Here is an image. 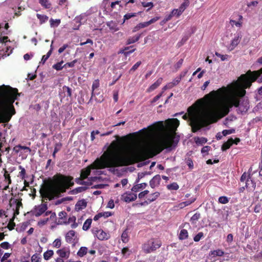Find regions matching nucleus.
Wrapping results in <instances>:
<instances>
[{
  "label": "nucleus",
  "mask_w": 262,
  "mask_h": 262,
  "mask_svg": "<svg viewBox=\"0 0 262 262\" xmlns=\"http://www.w3.org/2000/svg\"><path fill=\"white\" fill-rule=\"evenodd\" d=\"M117 142L113 141L107 151L92 165L93 168L118 167L128 166L143 160L140 152L134 150L120 151L117 149Z\"/></svg>",
  "instance_id": "obj_1"
},
{
  "label": "nucleus",
  "mask_w": 262,
  "mask_h": 262,
  "mask_svg": "<svg viewBox=\"0 0 262 262\" xmlns=\"http://www.w3.org/2000/svg\"><path fill=\"white\" fill-rule=\"evenodd\" d=\"M19 96L16 88L4 84L0 86V123L9 122L15 115L13 103Z\"/></svg>",
  "instance_id": "obj_2"
},
{
  "label": "nucleus",
  "mask_w": 262,
  "mask_h": 262,
  "mask_svg": "<svg viewBox=\"0 0 262 262\" xmlns=\"http://www.w3.org/2000/svg\"><path fill=\"white\" fill-rule=\"evenodd\" d=\"M73 177L57 173L54 176L52 183L46 184L40 190L43 199L53 200L59 197L61 193H64L74 184Z\"/></svg>",
  "instance_id": "obj_3"
},
{
  "label": "nucleus",
  "mask_w": 262,
  "mask_h": 262,
  "mask_svg": "<svg viewBox=\"0 0 262 262\" xmlns=\"http://www.w3.org/2000/svg\"><path fill=\"white\" fill-rule=\"evenodd\" d=\"M219 117L217 110L215 105H211L202 111L198 115L190 119V125L193 133H196L203 127L216 122Z\"/></svg>",
  "instance_id": "obj_4"
},
{
  "label": "nucleus",
  "mask_w": 262,
  "mask_h": 262,
  "mask_svg": "<svg viewBox=\"0 0 262 262\" xmlns=\"http://www.w3.org/2000/svg\"><path fill=\"white\" fill-rule=\"evenodd\" d=\"M166 123L172 133L164 135L154 145L156 154L160 153L164 149H171L175 147L178 142L179 140L176 139L175 132L180 125L179 120L177 118L169 119L166 121Z\"/></svg>",
  "instance_id": "obj_5"
},
{
  "label": "nucleus",
  "mask_w": 262,
  "mask_h": 262,
  "mask_svg": "<svg viewBox=\"0 0 262 262\" xmlns=\"http://www.w3.org/2000/svg\"><path fill=\"white\" fill-rule=\"evenodd\" d=\"M258 80V82H262V68L257 71H248L246 74L241 75L236 81V84L242 88L241 96H244L246 94V89L249 88L252 83Z\"/></svg>",
  "instance_id": "obj_6"
},
{
  "label": "nucleus",
  "mask_w": 262,
  "mask_h": 262,
  "mask_svg": "<svg viewBox=\"0 0 262 262\" xmlns=\"http://www.w3.org/2000/svg\"><path fill=\"white\" fill-rule=\"evenodd\" d=\"M162 246L161 241L157 238H151L142 245V250L146 254L155 252Z\"/></svg>",
  "instance_id": "obj_7"
},
{
  "label": "nucleus",
  "mask_w": 262,
  "mask_h": 262,
  "mask_svg": "<svg viewBox=\"0 0 262 262\" xmlns=\"http://www.w3.org/2000/svg\"><path fill=\"white\" fill-rule=\"evenodd\" d=\"M234 84V86L235 88H236L237 89H240V91L238 93V95L239 97H241V98H239L238 96H235V95H232V97H234L235 98V99L237 101L238 104L236 107H238V113L242 114L243 113H246L248 111V110H249V101H248V99H247L245 98H243L244 96H241V92L242 90V88L241 87H240L239 86H238V85H237L236 84V81L235 82Z\"/></svg>",
  "instance_id": "obj_8"
},
{
  "label": "nucleus",
  "mask_w": 262,
  "mask_h": 262,
  "mask_svg": "<svg viewBox=\"0 0 262 262\" xmlns=\"http://www.w3.org/2000/svg\"><path fill=\"white\" fill-rule=\"evenodd\" d=\"M238 104V102L234 97H232V96L229 97L226 103L222 105L220 107V111L222 113V116L220 117L227 115L230 111V108L233 106H237Z\"/></svg>",
  "instance_id": "obj_9"
},
{
  "label": "nucleus",
  "mask_w": 262,
  "mask_h": 262,
  "mask_svg": "<svg viewBox=\"0 0 262 262\" xmlns=\"http://www.w3.org/2000/svg\"><path fill=\"white\" fill-rule=\"evenodd\" d=\"M22 199H14L11 198L9 201V205L13 210V215L16 216L19 214V209L23 207V204L21 203Z\"/></svg>",
  "instance_id": "obj_10"
},
{
  "label": "nucleus",
  "mask_w": 262,
  "mask_h": 262,
  "mask_svg": "<svg viewBox=\"0 0 262 262\" xmlns=\"http://www.w3.org/2000/svg\"><path fill=\"white\" fill-rule=\"evenodd\" d=\"M227 92V88L223 86L216 91H212L208 94L205 95V97L209 99H214L221 97Z\"/></svg>",
  "instance_id": "obj_11"
},
{
  "label": "nucleus",
  "mask_w": 262,
  "mask_h": 262,
  "mask_svg": "<svg viewBox=\"0 0 262 262\" xmlns=\"http://www.w3.org/2000/svg\"><path fill=\"white\" fill-rule=\"evenodd\" d=\"M48 209L47 204L42 203L39 205L35 206L31 213L34 216L38 217L42 215Z\"/></svg>",
  "instance_id": "obj_12"
},
{
  "label": "nucleus",
  "mask_w": 262,
  "mask_h": 262,
  "mask_svg": "<svg viewBox=\"0 0 262 262\" xmlns=\"http://www.w3.org/2000/svg\"><path fill=\"white\" fill-rule=\"evenodd\" d=\"M93 234L100 241L107 240L110 237V235L108 233L104 232L102 229H93L92 230Z\"/></svg>",
  "instance_id": "obj_13"
},
{
  "label": "nucleus",
  "mask_w": 262,
  "mask_h": 262,
  "mask_svg": "<svg viewBox=\"0 0 262 262\" xmlns=\"http://www.w3.org/2000/svg\"><path fill=\"white\" fill-rule=\"evenodd\" d=\"M88 14L86 13H83L78 16L75 17L74 19V21L78 25L75 28V29H78L79 27L86 23L88 19Z\"/></svg>",
  "instance_id": "obj_14"
},
{
  "label": "nucleus",
  "mask_w": 262,
  "mask_h": 262,
  "mask_svg": "<svg viewBox=\"0 0 262 262\" xmlns=\"http://www.w3.org/2000/svg\"><path fill=\"white\" fill-rule=\"evenodd\" d=\"M137 196L132 192H126L121 195V199L126 203H130L137 199Z\"/></svg>",
  "instance_id": "obj_15"
},
{
  "label": "nucleus",
  "mask_w": 262,
  "mask_h": 262,
  "mask_svg": "<svg viewBox=\"0 0 262 262\" xmlns=\"http://www.w3.org/2000/svg\"><path fill=\"white\" fill-rule=\"evenodd\" d=\"M59 96L61 98V100L65 97H72V90L69 86L64 85L62 87L61 92H59Z\"/></svg>",
  "instance_id": "obj_16"
},
{
  "label": "nucleus",
  "mask_w": 262,
  "mask_h": 262,
  "mask_svg": "<svg viewBox=\"0 0 262 262\" xmlns=\"http://www.w3.org/2000/svg\"><path fill=\"white\" fill-rule=\"evenodd\" d=\"M242 37V36L241 33H239L234 37V38L231 40L230 45L229 47V49L230 51H232L235 48V47L239 43Z\"/></svg>",
  "instance_id": "obj_17"
},
{
  "label": "nucleus",
  "mask_w": 262,
  "mask_h": 262,
  "mask_svg": "<svg viewBox=\"0 0 262 262\" xmlns=\"http://www.w3.org/2000/svg\"><path fill=\"white\" fill-rule=\"evenodd\" d=\"M56 253L58 254L59 257L62 258H68L70 255L69 248L66 247L57 250Z\"/></svg>",
  "instance_id": "obj_18"
},
{
  "label": "nucleus",
  "mask_w": 262,
  "mask_h": 262,
  "mask_svg": "<svg viewBox=\"0 0 262 262\" xmlns=\"http://www.w3.org/2000/svg\"><path fill=\"white\" fill-rule=\"evenodd\" d=\"M99 85L100 83L99 79H96L93 81L92 86L91 97L89 101V103H90L92 99L93 98L95 97V95L96 94L98 95L99 94L98 93H97V89H98Z\"/></svg>",
  "instance_id": "obj_19"
},
{
  "label": "nucleus",
  "mask_w": 262,
  "mask_h": 262,
  "mask_svg": "<svg viewBox=\"0 0 262 262\" xmlns=\"http://www.w3.org/2000/svg\"><path fill=\"white\" fill-rule=\"evenodd\" d=\"M163 81V78L160 77L157 79V80L151 84L146 90L147 92L150 93L155 90H156L158 87H159L160 84L162 83Z\"/></svg>",
  "instance_id": "obj_20"
},
{
  "label": "nucleus",
  "mask_w": 262,
  "mask_h": 262,
  "mask_svg": "<svg viewBox=\"0 0 262 262\" xmlns=\"http://www.w3.org/2000/svg\"><path fill=\"white\" fill-rule=\"evenodd\" d=\"M160 181L161 177L159 174H157L150 181L149 185L151 188H154L160 184Z\"/></svg>",
  "instance_id": "obj_21"
},
{
  "label": "nucleus",
  "mask_w": 262,
  "mask_h": 262,
  "mask_svg": "<svg viewBox=\"0 0 262 262\" xmlns=\"http://www.w3.org/2000/svg\"><path fill=\"white\" fill-rule=\"evenodd\" d=\"M87 206V202L84 200L78 201L75 205V209L77 211L85 208Z\"/></svg>",
  "instance_id": "obj_22"
},
{
  "label": "nucleus",
  "mask_w": 262,
  "mask_h": 262,
  "mask_svg": "<svg viewBox=\"0 0 262 262\" xmlns=\"http://www.w3.org/2000/svg\"><path fill=\"white\" fill-rule=\"evenodd\" d=\"M233 144V139L232 138L229 139L227 141L224 142L222 145L221 149L222 151H226L228 149L230 148Z\"/></svg>",
  "instance_id": "obj_23"
},
{
  "label": "nucleus",
  "mask_w": 262,
  "mask_h": 262,
  "mask_svg": "<svg viewBox=\"0 0 262 262\" xmlns=\"http://www.w3.org/2000/svg\"><path fill=\"white\" fill-rule=\"evenodd\" d=\"M141 36V34H140L136 35L135 36H134L133 37H129V38H127L126 42V44L127 45H130L132 43H135V42L138 41L139 40V39L140 38Z\"/></svg>",
  "instance_id": "obj_24"
},
{
  "label": "nucleus",
  "mask_w": 262,
  "mask_h": 262,
  "mask_svg": "<svg viewBox=\"0 0 262 262\" xmlns=\"http://www.w3.org/2000/svg\"><path fill=\"white\" fill-rule=\"evenodd\" d=\"M75 235V232L74 230H70L66 235V240L68 243H73V237Z\"/></svg>",
  "instance_id": "obj_25"
},
{
  "label": "nucleus",
  "mask_w": 262,
  "mask_h": 262,
  "mask_svg": "<svg viewBox=\"0 0 262 262\" xmlns=\"http://www.w3.org/2000/svg\"><path fill=\"white\" fill-rule=\"evenodd\" d=\"M224 254V252L220 249H218L215 250H213L210 251L209 255L210 256L216 257V256H222Z\"/></svg>",
  "instance_id": "obj_26"
},
{
  "label": "nucleus",
  "mask_w": 262,
  "mask_h": 262,
  "mask_svg": "<svg viewBox=\"0 0 262 262\" xmlns=\"http://www.w3.org/2000/svg\"><path fill=\"white\" fill-rule=\"evenodd\" d=\"M91 168L87 167L86 168L83 169L81 171L80 177L83 179H86L91 173Z\"/></svg>",
  "instance_id": "obj_27"
},
{
  "label": "nucleus",
  "mask_w": 262,
  "mask_h": 262,
  "mask_svg": "<svg viewBox=\"0 0 262 262\" xmlns=\"http://www.w3.org/2000/svg\"><path fill=\"white\" fill-rule=\"evenodd\" d=\"M85 179L82 178L81 177L79 178L75 179V182L79 185H85V186H90L92 185V182L90 181H84Z\"/></svg>",
  "instance_id": "obj_28"
},
{
  "label": "nucleus",
  "mask_w": 262,
  "mask_h": 262,
  "mask_svg": "<svg viewBox=\"0 0 262 262\" xmlns=\"http://www.w3.org/2000/svg\"><path fill=\"white\" fill-rule=\"evenodd\" d=\"M147 186V184L145 183H142L136 185H134L132 188V191L134 192H138L140 189H144Z\"/></svg>",
  "instance_id": "obj_29"
},
{
  "label": "nucleus",
  "mask_w": 262,
  "mask_h": 262,
  "mask_svg": "<svg viewBox=\"0 0 262 262\" xmlns=\"http://www.w3.org/2000/svg\"><path fill=\"white\" fill-rule=\"evenodd\" d=\"M87 189L88 187L86 186L78 187L71 190V193L72 194H76L77 193L85 191Z\"/></svg>",
  "instance_id": "obj_30"
},
{
  "label": "nucleus",
  "mask_w": 262,
  "mask_h": 262,
  "mask_svg": "<svg viewBox=\"0 0 262 262\" xmlns=\"http://www.w3.org/2000/svg\"><path fill=\"white\" fill-rule=\"evenodd\" d=\"M196 198L195 197H191L190 200L182 202L180 204V206L181 208H184V207L187 206L193 202H194L196 200Z\"/></svg>",
  "instance_id": "obj_31"
},
{
  "label": "nucleus",
  "mask_w": 262,
  "mask_h": 262,
  "mask_svg": "<svg viewBox=\"0 0 262 262\" xmlns=\"http://www.w3.org/2000/svg\"><path fill=\"white\" fill-rule=\"evenodd\" d=\"M188 237V232L186 229H182L179 235L180 240L186 239Z\"/></svg>",
  "instance_id": "obj_32"
},
{
  "label": "nucleus",
  "mask_w": 262,
  "mask_h": 262,
  "mask_svg": "<svg viewBox=\"0 0 262 262\" xmlns=\"http://www.w3.org/2000/svg\"><path fill=\"white\" fill-rule=\"evenodd\" d=\"M208 140L205 137H195L194 141L197 145H203L207 142Z\"/></svg>",
  "instance_id": "obj_33"
},
{
  "label": "nucleus",
  "mask_w": 262,
  "mask_h": 262,
  "mask_svg": "<svg viewBox=\"0 0 262 262\" xmlns=\"http://www.w3.org/2000/svg\"><path fill=\"white\" fill-rule=\"evenodd\" d=\"M159 195L160 193L159 192H155L149 195V197L147 199V201L149 203L154 202L159 196Z\"/></svg>",
  "instance_id": "obj_34"
},
{
  "label": "nucleus",
  "mask_w": 262,
  "mask_h": 262,
  "mask_svg": "<svg viewBox=\"0 0 262 262\" xmlns=\"http://www.w3.org/2000/svg\"><path fill=\"white\" fill-rule=\"evenodd\" d=\"M16 216H14L13 215L12 218L10 220L8 225L7 228L9 229V230H12L14 229V227L15 226V223H14V221L15 219Z\"/></svg>",
  "instance_id": "obj_35"
},
{
  "label": "nucleus",
  "mask_w": 262,
  "mask_h": 262,
  "mask_svg": "<svg viewBox=\"0 0 262 262\" xmlns=\"http://www.w3.org/2000/svg\"><path fill=\"white\" fill-rule=\"evenodd\" d=\"M54 254V251L52 250H48L43 253V258L45 260H48L50 259Z\"/></svg>",
  "instance_id": "obj_36"
},
{
  "label": "nucleus",
  "mask_w": 262,
  "mask_h": 262,
  "mask_svg": "<svg viewBox=\"0 0 262 262\" xmlns=\"http://www.w3.org/2000/svg\"><path fill=\"white\" fill-rule=\"evenodd\" d=\"M36 16L37 18L39 20L40 24H42L43 23L46 22L49 18L48 16H47V15L40 14H37Z\"/></svg>",
  "instance_id": "obj_37"
},
{
  "label": "nucleus",
  "mask_w": 262,
  "mask_h": 262,
  "mask_svg": "<svg viewBox=\"0 0 262 262\" xmlns=\"http://www.w3.org/2000/svg\"><path fill=\"white\" fill-rule=\"evenodd\" d=\"M148 26L149 24L148 23V21L139 23L134 28L133 32H136L141 28L146 27Z\"/></svg>",
  "instance_id": "obj_38"
},
{
  "label": "nucleus",
  "mask_w": 262,
  "mask_h": 262,
  "mask_svg": "<svg viewBox=\"0 0 262 262\" xmlns=\"http://www.w3.org/2000/svg\"><path fill=\"white\" fill-rule=\"evenodd\" d=\"M39 3L46 9H49L51 7V4L49 0H39Z\"/></svg>",
  "instance_id": "obj_39"
},
{
  "label": "nucleus",
  "mask_w": 262,
  "mask_h": 262,
  "mask_svg": "<svg viewBox=\"0 0 262 262\" xmlns=\"http://www.w3.org/2000/svg\"><path fill=\"white\" fill-rule=\"evenodd\" d=\"M92 222V220L91 219H87L84 223L82 229L83 230L86 231L88 230L91 225Z\"/></svg>",
  "instance_id": "obj_40"
},
{
  "label": "nucleus",
  "mask_w": 262,
  "mask_h": 262,
  "mask_svg": "<svg viewBox=\"0 0 262 262\" xmlns=\"http://www.w3.org/2000/svg\"><path fill=\"white\" fill-rule=\"evenodd\" d=\"M200 217H201V214L199 212H196L191 217L190 221L192 224H194L200 219Z\"/></svg>",
  "instance_id": "obj_41"
},
{
  "label": "nucleus",
  "mask_w": 262,
  "mask_h": 262,
  "mask_svg": "<svg viewBox=\"0 0 262 262\" xmlns=\"http://www.w3.org/2000/svg\"><path fill=\"white\" fill-rule=\"evenodd\" d=\"M63 63V61L61 60L60 62H58L56 63V64H54L52 66V68L56 70V71H60L63 68H64V67H63V65L62 66Z\"/></svg>",
  "instance_id": "obj_42"
},
{
  "label": "nucleus",
  "mask_w": 262,
  "mask_h": 262,
  "mask_svg": "<svg viewBox=\"0 0 262 262\" xmlns=\"http://www.w3.org/2000/svg\"><path fill=\"white\" fill-rule=\"evenodd\" d=\"M18 169L20 170L18 174V177H19L22 180H24L26 178V170L25 168H24L22 166L19 165L18 166Z\"/></svg>",
  "instance_id": "obj_43"
},
{
  "label": "nucleus",
  "mask_w": 262,
  "mask_h": 262,
  "mask_svg": "<svg viewBox=\"0 0 262 262\" xmlns=\"http://www.w3.org/2000/svg\"><path fill=\"white\" fill-rule=\"evenodd\" d=\"M190 2L189 0H184V2L181 5L180 7V11L183 12L186 8L189 5Z\"/></svg>",
  "instance_id": "obj_44"
},
{
  "label": "nucleus",
  "mask_w": 262,
  "mask_h": 262,
  "mask_svg": "<svg viewBox=\"0 0 262 262\" xmlns=\"http://www.w3.org/2000/svg\"><path fill=\"white\" fill-rule=\"evenodd\" d=\"M106 25L111 30L117 31L119 30L117 25L112 21L107 23Z\"/></svg>",
  "instance_id": "obj_45"
},
{
  "label": "nucleus",
  "mask_w": 262,
  "mask_h": 262,
  "mask_svg": "<svg viewBox=\"0 0 262 262\" xmlns=\"http://www.w3.org/2000/svg\"><path fill=\"white\" fill-rule=\"evenodd\" d=\"M88 252V248L85 247H82L77 252V255L80 257H83Z\"/></svg>",
  "instance_id": "obj_46"
},
{
  "label": "nucleus",
  "mask_w": 262,
  "mask_h": 262,
  "mask_svg": "<svg viewBox=\"0 0 262 262\" xmlns=\"http://www.w3.org/2000/svg\"><path fill=\"white\" fill-rule=\"evenodd\" d=\"M167 188L170 190H177L179 188V185L176 182H173L167 185Z\"/></svg>",
  "instance_id": "obj_47"
},
{
  "label": "nucleus",
  "mask_w": 262,
  "mask_h": 262,
  "mask_svg": "<svg viewBox=\"0 0 262 262\" xmlns=\"http://www.w3.org/2000/svg\"><path fill=\"white\" fill-rule=\"evenodd\" d=\"M137 15L136 13H128L126 14H125L123 16V21L122 23V24H124L126 20H128L132 17H135Z\"/></svg>",
  "instance_id": "obj_48"
},
{
  "label": "nucleus",
  "mask_w": 262,
  "mask_h": 262,
  "mask_svg": "<svg viewBox=\"0 0 262 262\" xmlns=\"http://www.w3.org/2000/svg\"><path fill=\"white\" fill-rule=\"evenodd\" d=\"M41 259V255L39 254L35 253L32 256L31 260V262H40Z\"/></svg>",
  "instance_id": "obj_49"
},
{
  "label": "nucleus",
  "mask_w": 262,
  "mask_h": 262,
  "mask_svg": "<svg viewBox=\"0 0 262 262\" xmlns=\"http://www.w3.org/2000/svg\"><path fill=\"white\" fill-rule=\"evenodd\" d=\"M156 127V125H154L152 126H149L148 130L146 128H144L142 130L145 131L147 134H149L155 132V130L157 129Z\"/></svg>",
  "instance_id": "obj_50"
},
{
  "label": "nucleus",
  "mask_w": 262,
  "mask_h": 262,
  "mask_svg": "<svg viewBox=\"0 0 262 262\" xmlns=\"http://www.w3.org/2000/svg\"><path fill=\"white\" fill-rule=\"evenodd\" d=\"M78 62L77 59H75L73 60L71 62H67L63 65V67H64V68H73L75 67V64Z\"/></svg>",
  "instance_id": "obj_51"
},
{
  "label": "nucleus",
  "mask_w": 262,
  "mask_h": 262,
  "mask_svg": "<svg viewBox=\"0 0 262 262\" xmlns=\"http://www.w3.org/2000/svg\"><path fill=\"white\" fill-rule=\"evenodd\" d=\"M229 201V199L226 196H222L219 198V202L223 204H226Z\"/></svg>",
  "instance_id": "obj_52"
},
{
  "label": "nucleus",
  "mask_w": 262,
  "mask_h": 262,
  "mask_svg": "<svg viewBox=\"0 0 262 262\" xmlns=\"http://www.w3.org/2000/svg\"><path fill=\"white\" fill-rule=\"evenodd\" d=\"M4 176L5 177V181H6V183H8V184H11V179L10 176L6 170H5V171Z\"/></svg>",
  "instance_id": "obj_53"
},
{
  "label": "nucleus",
  "mask_w": 262,
  "mask_h": 262,
  "mask_svg": "<svg viewBox=\"0 0 262 262\" xmlns=\"http://www.w3.org/2000/svg\"><path fill=\"white\" fill-rule=\"evenodd\" d=\"M121 239L123 243H126L128 242L129 238L127 232L126 231H124L121 235Z\"/></svg>",
  "instance_id": "obj_54"
},
{
  "label": "nucleus",
  "mask_w": 262,
  "mask_h": 262,
  "mask_svg": "<svg viewBox=\"0 0 262 262\" xmlns=\"http://www.w3.org/2000/svg\"><path fill=\"white\" fill-rule=\"evenodd\" d=\"M251 179L250 174H248L246 172H244L241 176L240 180L241 182H244L245 181H247V180H249Z\"/></svg>",
  "instance_id": "obj_55"
},
{
  "label": "nucleus",
  "mask_w": 262,
  "mask_h": 262,
  "mask_svg": "<svg viewBox=\"0 0 262 262\" xmlns=\"http://www.w3.org/2000/svg\"><path fill=\"white\" fill-rule=\"evenodd\" d=\"M53 247L59 248L61 245V240L59 238H56L53 243Z\"/></svg>",
  "instance_id": "obj_56"
},
{
  "label": "nucleus",
  "mask_w": 262,
  "mask_h": 262,
  "mask_svg": "<svg viewBox=\"0 0 262 262\" xmlns=\"http://www.w3.org/2000/svg\"><path fill=\"white\" fill-rule=\"evenodd\" d=\"M182 12L180 11V9H174L171 12V13L172 15L176 16L177 17H179L182 13Z\"/></svg>",
  "instance_id": "obj_57"
},
{
  "label": "nucleus",
  "mask_w": 262,
  "mask_h": 262,
  "mask_svg": "<svg viewBox=\"0 0 262 262\" xmlns=\"http://www.w3.org/2000/svg\"><path fill=\"white\" fill-rule=\"evenodd\" d=\"M235 132V130L234 129H224L222 131V134L223 136H226L228 135L233 134Z\"/></svg>",
  "instance_id": "obj_58"
},
{
  "label": "nucleus",
  "mask_w": 262,
  "mask_h": 262,
  "mask_svg": "<svg viewBox=\"0 0 262 262\" xmlns=\"http://www.w3.org/2000/svg\"><path fill=\"white\" fill-rule=\"evenodd\" d=\"M50 25L51 27H53L55 25L57 26L59 25L60 23V19H53V18H51L50 20Z\"/></svg>",
  "instance_id": "obj_59"
},
{
  "label": "nucleus",
  "mask_w": 262,
  "mask_h": 262,
  "mask_svg": "<svg viewBox=\"0 0 262 262\" xmlns=\"http://www.w3.org/2000/svg\"><path fill=\"white\" fill-rule=\"evenodd\" d=\"M230 23L232 26L235 25L237 27L241 28L242 26L243 22L242 21H235L234 20H230Z\"/></svg>",
  "instance_id": "obj_60"
},
{
  "label": "nucleus",
  "mask_w": 262,
  "mask_h": 262,
  "mask_svg": "<svg viewBox=\"0 0 262 262\" xmlns=\"http://www.w3.org/2000/svg\"><path fill=\"white\" fill-rule=\"evenodd\" d=\"M141 61H138L137 62H136L132 67V68L129 70V72L130 73L132 72H134L135 71H136L138 68V67L141 65Z\"/></svg>",
  "instance_id": "obj_61"
},
{
  "label": "nucleus",
  "mask_w": 262,
  "mask_h": 262,
  "mask_svg": "<svg viewBox=\"0 0 262 262\" xmlns=\"http://www.w3.org/2000/svg\"><path fill=\"white\" fill-rule=\"evenodd\" d=\"M204 236V234L203 232H199L193 238V240L197 242L200 241V240Z\"/></svg>",
  "instance_id": "obj_62"
},
{
  "label": "nucleus",
  "mask_w": 262,
  "mask_h": 262,
  "mask_svg": "<svg viewBox=\"0 0 262 262\" xmlns=\"http://www.w3.org/2000/svg\"><path fill=\"white\" fill-rule=\"evenodd\" d=\"M142 5L144 7H149V8L147 10V11H149L150 9H151L154 7V4H153V3H152V2H148V3L142 2Z\"/></svg>",
  "instance_id": "obj_63"
},
{
  "label": "nucleus",
  "mask_w": 262,
  "mask_h": 262,
  "mask_svg": "<svg viewBox=\"0 0 262 262\" xmlns=\"http://www.w3.org/2000/svg\"><path fill=\"white\" fill-rule=\"evenodd\" d=\"M49 220V218H46L43 220H40L38 222L37 225L38 226L41 227L46 225Z\"/></svg>",
  "instance_id": "obj_64"
}]
</instances>
